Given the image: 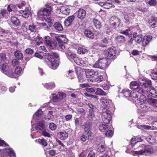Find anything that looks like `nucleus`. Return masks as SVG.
Masks as SVG:
<instances>
[{"instance_id": "19", "label": "nucleus", "mask_w": 157, "mask_h": 157, "mask_svg": "<svg viewBox=\"0 0 157 157\" xmlns=\"http://www.w3.org/2000/svg\"><path fill=\"white\" fill-rule=\"evenodd\" d=\"M66 54L68 59L72 62H73V60L75 62L78 57L75 54L69 51H67L66 52Z\"/></svg>"}, {"instance_id": "35", "label": "nucleus", "mask_w": 157, "mask_h": 157, "mask_svg": "<svg viewBox=\"0 0 157 157\" xmlns=\"http://www.w3.org/2000/svg\"><path fill=\"white\" fill-rule=\"evenodd\" d=\"M93 22L97 28L99 29L101 27V24L98 19L95 18H94L93 20Z\"/></svg>"}, {"instance_id": "39", "label": "nucleus", "mask_w": 157, "mask_h": 157, "mask_svg": "<svg viewBox=\"0 0 157 157\" xmlns=\"http://www.w3.org/2000/svg\"><path fill=\"white\" fill-rule=\"evenodd\" d=\"M14 55L15 57L18 59H21L23 58V55L20 51H16L14 52Z\"/></svg>"}, {"instance_id": "64", "label": "nucleus", "mask_w": 157, "mask_h": 157, "mask_svg": "<svg viewBox=\"0 0 157 157\" xmlns=\"http://www.w3.org/2000/svg\"><path fill=\"white\" fill-rule=\"evenodd\" d=\"M0 58L3 61H5L6 59V54L5 53H1L0 54Z\"/></svg>"}, {"instance_id": "32", "label": "nucleus", "mask_w": 157, "mask_h": 157, "mask_svg": "<svg viewBox=\"0 0 157 157\" xmlns=\"http://www.w3.org/2000/svg\"><path fill=\"white\" fill-rule=\"evenodd\" d=\"M43 85L46 88L49 90H51L54 88L56 86L54 82L44 83L43 84Z\"/></svg>"}, {"instance_id": "59", "label": "nucleus", "mask_w": 157, "mask_h": 157, "mask_svg": "<svg viewBox=\"0 0 157 157\" xmlns=\"http://www.w3.org/2000/svg\"><path fill=\"white\" fill-rule=\"evenodd\" d=\"M85 95L87 97L91 98L92 99H94L95 101H97L98 99V97L95 95H89L87 94V93H85Z\"/></svg>"}, {"instance_id": "22", "label": "nucleus", "mask_w": 157, "mask_h": 157, "mask_svg": "<svg viewBox=\"0 0 157 157\" xmlns=\"http://www.w3.org/2000/svg\"><path fill=\"white\" fill-rule=\"evenodd\" d=\"M102 69L106 68L108 65V60L106 58H101L99 59Z\"/></svg>"}, {"instance_id": "42", "label": "nucleus", "mask_w": 157, "mask_h": 157, "mask_svg": "<svg viewBox=\"0 0 157 157\" xmlns=\"http://www.w3.org/2000/svg\"><path fill=\"white\" fill-rule=\"evenodd\" d=\"M87 50L84 47H82L78 48L77 50V52L78 54H84L87 52Z\"/></svg>"}, {"instance_id": "10", "label": "nucleus", "mask_w": 157, "mask_h": 157, "mask_svg": "<svg viewBox=\"0 0 157 157\" xmlns=\"http://www.w3.org/2000/svg\"><path fill=\"white\" fill-rule=\"evenodd\" d=\"M45 123L44 121H40L37 123L36 125L34 127V128L33 125H32V128L31 129L32 131L37 130V132H38L39 130L41 131L45 129L46 126L45 124Z\"/></svg>"}, {"instance_id": "31", "label": "nucleus", "mask_w": 157, "mask_h": 157, "mask_svg": "<svg viewBox=\"0 0 157 157\" xmlns=\"http://www.w3.org/2000/svg\"><path fill=\"white\" fill-rule=\"evenodd\" d=\"M131 88L133 89L136 90H138L140 87V85L136 81L131 82L130 84Z\"/></svg>"}, {"instance_id": "28", "label": "nucleus", "mask_w": 157, "mask_h": 157, "mask_svg": "<svg viewBox=\"0 0 157 157\" xmlns=\"http://www.w3.org/2000/svg\"><path fill=\"white\" fill-rule=\"evenodd\" d=\"M58 136L62 140H65L67 138L68 134L65 131H62L58 133Z\"/></svg>"}, {"instance_id": "23", "label": "nucleus", "mask_w": 157, "mask_h": 157, "mask_svg": "<svg viewBox=\"0 0 157 157\" xmlns=\"http://www.w3.org/2000/svg\"><path fill=\"white\" fill-rule=\"evenodd\" d=\"M75 19V16L74 15H72L68 17L64 21V24L66 26H69L72 23Z\"/></svg>"}, {"instance_id": "8", "label": "nucleus", "mask_w": 157, "mask_h": 157, "mask_svg": "<svg viewBox=\"0 0 157 157\" xmlns=\"http://www.w3.org/2000/svg\"><path fill=\"white\" fill-rule=\"evenodd\" d=\"M145 92V91L144 90L143 88H140L138 90H135L133 92H132L130 93V96L129 98L133 101H135L136 102V100L138 99L139 96H140V94L142 93H144Z\"/></svg>"}, {"instance_id": "3", "label": "nucleus", "mask_w": 157, "mask_h": 157, "mask_svg": "<svg viewBox=\"0 0 157 157\" xmlns=\"http://www.w3.org/2000/svg\"><path fill=\"white\" fill-rule=\"evenodd\" d=\"M141 146L143 147H145L144 150L141 149L139 151H132V152L133 155H149L153 154L155 151L153 147L151 145L145 146L144 144H142Z\"/></svg>"}, {"instance_id": "48", "label": "nucleus", "mask_w": 157, "mask_h": 157, "mask_svg": "<svg viewBox=\"0 0 157 157\" xmlns=\"http://www.w3.org/2000/svg\"><path fill=\"white\" fill-rule=\"evenodd\" d=\"M125 37L122 36H117L116 38V40L119 43H123L125 41Z\"/></svg>"}, {"instance_id": "1", "label": "nucleus", "mask_w": 157, "mask_h": 157, "mask_svg": "<svg viewBox=\"0 0 157 157\" xmlns=\"http://www.w3.org/2000/svg\"><path fill=\"white\" fill-rule=\"evenodd\" d=\"M100 100L101 103L104 106L101 116L102 120L104 123L108 124L112 118L110 106L111 104V101L104 97H101Z\"/></svg>"}, {"instance_id": "44", "label": "nucleus", "mask_w": 157, "mask_h": 157, "mask_svg": "<svg viewBox=\"0 0 157 157\" xmlns=\"http://www.w3.org/2000/svg\"><path fill=\"white\" fill-rule=\"evenodd\" d=\"M121 92L124 97L126 98H129L131 93L128 89H125L122 90Z\"/></svg>"}, {"instance_id": "43", "label": "nucleus", "mask_w": 157, "mask_h": 157, "mask_svg": "<svg viewBox=\"0 0 157 157\" xmlns=\"http://www.w3.org/2000/svg\"><path fill=\"white\" fill-rule=\"evenodd\" d=\"M53 113L52 111H49L47 115L45 116V119L49 120L52 119L54 118Z\"/></svg>"}, {"instance_id": "45", "label": "nucleus", "mask_w": 157, "mask_h": 157, "mask_svg": "<svg viewBox=\"0 0 157 157\" xmlns=\"http://www.w3.org/2000/svg\"><path fill=\"white\" fill-rule=\"evenodd\" d=\"M54 26L55 29L58 31H62L63 29L62 25L59 23H55L54 25Z\"/></svg>"}, {"instance_id": "47", "label": "nucleus", "mask_w": 157, "mask_h": 157, "mask_svg": "<svg viewBox=\"0 0 157 157\" xmlns=\"http://www.w3.org/2000/svg\"><path fill=\"white\" fill-rule=\"evenodd\" d=\"M38 142L41 145L44 146H46L47 145V142L46 140L44 138L39 139L38 140Z\"/></svg>"}, {"instance_id": "34", "label": "nucleus", "mask_w": 157, "mask_h": 157, "mask_svg": "<svg viewBox=\"0 0 157 157\" xmlns=\"http://www.w3.org/2000/svg\"><path fill=\"white\" fill-rule=\"evenodd\" d=\"M6 152L10 157H16L15 153L12 148H10L6 149Z\"/></svg>"}, {"instance_id": "60", "label": "nucleus", "mask_w": 157, "mask_h": 157, "mask_svg": "<svg viewBox=\"0 0 157 157\" xmlns=\"http://www.w3.org/2000/svg\"><path fill=\"white\" fill-rule=\"evenodd\" d=\"M96 89V88L87 87L86 88V90L87 92L90 93L95 92Z\"/></svg>"}, {"instance_id": "40", "label": "nucleus", "mask_w": 157, "mask_h": 157, "mask_svg": "<svg viewBox=\"0 0 157 157\" xmlns=\"http://www.w3.org/2000/svg\"><path fill=\"white\" fill-rule=\"evenodd\" d=\"M0 68L5 74L8 70V67L7 63H4L3 64H0Z\"/></svg>"}, {"instance_id": "53", "label": "nucleus", "mask_w": 157, "mask_h": 157, "mask_svg": "<svg viewBox=\"0 0 157 157\" xmlns=\"http://www.w3.org/2000/svg\"><path fill=\"white\" fill-rule=\"evenodd\" d=\"M103 79V76L101 75H99L95 78V81L97 82H100L102 81Z\"/></svg>"}, {"instance_id": "25", "label": "nucleus", "mask_w": 157, "mask_h": 157, "mask_svg": "<svg viewBox=\"0 0 157 157\" xmlns=\"http://www.w3.org/2000/svg\"><path fill=\"white\" fill-rule=\"evenodd\" d=\"M43 114V111L41 109H38L34 114L33 117V119L31 121V123L33 122V120H38L40 117Z\"/></svg>"}, {"instance_id": "7", "label": "nucleus", "mask_w": 157, "mask_h": 157, "mask_svg": "<svg viewBox=\"0 0 157 157\" xmlns=\"http://www.w3.org/2000/svg\"><path fill=\"white\" fill-rule=\"evenodd\" d=\"M52 100L54 102H58L62 101L66 97V94L63 92H59L57 94H52Z\"/></svg>"}, {"instance_id": "54", "label": "nucleus", "mask_w": 157, "mask_h": 157, "mask_svg": "<svg viewBox=\"0 0 157 157\" xmlns=\"http://www.w3.org/2000/svg\"><path fill=\"white\" fill-rule=\"evenodd\" d=\"M113 132L111 130L107 131L105 133V136L108 137H111L113 136Z\"/></svg>"}, {"instance_id": "11", "label": "nucleus", "mask_w": 157, "mask_h": 157, "mask_svg": "<svg viewBox=\"0 0 157 157\" xmlns=\"http://www.w3.org/2000/svg\"><path fill=\"white\" fill-rule=\"evenodd\" d=\"M144 92V94H146L148 97H151L155 98L157 96V90L153 87H151L150 89L146 90Z\"/></svg>"}, {"instance_id": "2", "label": "nucleus", "mask_w": 157, "mask_h": 157, "mask_svg": "<svg viewBox=\"0 0 157 157\" xmlns=\"http://www.w3.org/2000/svg\"><path fill=\"white\" fill-rule=\"evenodd\" d=\"M58 55L56 53L49 54L48 56V65L53 69H56L59 65V59Z\"/></svg>"}, {"instance_id": "13", "label": "nucleus", "mask_w": 157, "mask_h": 157, "mask_svg": "<svg viewBox=\"0 0 157 157\" xmlns=\"http://www.w3.org/2000/svg\"><path fill=\"white\" fill-rule=\"evenodd\" d=\"M47 8H44L43 10H40L38 13V15L39 16H49L51 14L52 8L51 6L48 7L46 6Z\"/></svg>"}, {"instance_id": "29", "label": "nucleus", "mask_w": 157, "mask_h": 157, "mask_svg": "<svg viewBox=\"0 0 157 157\" xmlns=\"http://www.w3.org/2000/svg\"><path fill=\"white\" fill-rule=\"evenodd\" d=\"M60 12L66 15H68L70 12V9L67 6H63L60 9Z\"/></svg>"}, {"instance_id": "17", "label": "nucleus", "mask_w": 157, "mask_h": 157, "mask_svg": "<svg viewBox=\"0 0 157 157\" xmlns=\"http://www.w3.org/2000/svg\"><path fill=\"white\" fill-rule=\"evenodd\" d=\"M124 17L123 21L125 23H127L129 21H132L135 18V15L133 13L127 14L126 13L124 14Z\"/></svg>"}, {"instance_id": "51", "label": "nucleus", "mask_w": 157, "mask_h": 157, "mask_svg": "<svg viewBox=\"0 0 157 157\" xmlns=\"http://www.w3.org/2000/svg\"><path fill=\"white\" fill-rule=\"evenodd\" d=\"M108 125L104 124H100L99 126V129L101 131H103L106 130L108 128Z\"/></svg>"}, {"instance_id": "61", "label": "nucleus", "mask_w": 157, "mask_h": 157, "mask_svg": "<svg viewBox=\"0 0 157 157\" xmlns=\"http://www.w3.org/2000/svg\"><path fill=\"white\" fill-rule=\"evenodd\" d=\"M93 67L96 68H99L102 69L101 65L99 62V60H98L94 65Z\"/></svg>"}, {"instance_id": "46", "label": "nucleus", "mask_w": 157, "mask_h": 157, "mask_svg": "<svg viewBox=\"0 0 157 157\" xmlns=\"http://www.w3.org/2000/svg\"><path fill=\"white\" fill-rule=\"evenodd\" d=\"M33 40L36 42V44L37 45H39L41 43H42V38L39 35L37 36L36 37H34Z\"/></svg>"}, {"instance_id": "4", "label": "nucleus", "mask_w": 157, "mask_h": 157, "mask_svg": "<svg viewBox=\"0 0 157 157\" xmlns=\"http://www.w3.org/2000/svg\"><path fill=\"white\" fill-rule=\"evenodd\" d=\"M26 3L24 0L21 1V4L17 5L19 8H22L23 10L20 11V13L24 18H28L30 14L29 8L25 6Z\"/></svg>"}, {"instance_id": "21", "label": "nucleus", "mask_w": 157, "mask_h": 157, "mask_svg": "<svg viewBox=\"0 0 157 157\" xmlns=\"http://www.w3.org/2000/svg\"><path fill=\"white\" fill-rule=\"evenodd\" d=\"M152 36L151 35H147L144 36L142 40L143 45L145 46L147 45L152 39Z\"/></svg>"}, {"instance_id": "16", "label": "nucleus", "mask_w": 157, "mask_h": 157, "mask_svg": "<svg viewBox=\"0 0 157 157\" xmlns=\"http://www.w3.org/2000/svg\"><path fill=\"white\" fill-rule=\"evenodd\" d=\"M105 55L107 59H111L114 58L116 53L115 50L113 48H111L107 50Z\"/></svg>"}, {"instance_id": "27", "label": "nucleus", "mask_w": 157, "mask_h": 157, "mask_svg": "<svg viewBox=\"0 0 157 157\" xmlns=\"http://www.w3.org/2000/svg\"><path fill=\"white\" fill-rule=\"evenodd\" d=\"M97 151L99 152H103L104 151L108 152L110 151V149L108 147L105 145H101L97 148Z\"/></svg>"}, {"instance_id": "5", "label": "nucleus", "mask_w": 157, "mask_h": 157, "mask_svg": "<svg viewBox=\"0 0 157 157\" xmlns=\"http://www.w3.org/2000/svg\"><path fill=\"white\" fill-rule=\"evenodd\" d=\"M120 3V1L118 0H106L105 2H100L99 5L101 6L106 9H109L114 7V4Z\"/></svg>"}, {"instance_id": "63", "label": "nucleus", "mask_w": 157, "mask_h": 157, "mask_svg": "<svg viewBox=\"0 0 157 157\" xmlns=\"http://www.w3.org/2000/svg\"><path fill=\"white\" fill-rule=\"evenodd\" d=\"M8 13V12L6 10L1 9L0 11V14L2 16H5Z\"/></svg>"}, {"instance_id": "20", "label": "nucleus", "mask_w": 157, "mask_h": 157, "mask_svg": "<svg viewBox=\"0 0 157 157\" xmlns=\"http://www.w3.org/2000/svg\"><path fill=\"white\" fill-rule=\"evenodd\" d=\"M86 15V12L83 9H80L78 11L77 17L81 20L85 18Z\"/></svg>"}, {"instance_id": "50", "label": "nucleus", "mask_w": 157, "mask_h": 157, "mask_svg": "<svg viewBox=\"0 0 157 157\" xmlns=\"http://www.w3.org/2000/svg\"><path fill=\"white\" fill-rule=\"evenodd\" d=\"M147 3L151 6H155L157 5L156 0H150Z\"/></svg>"}, {"instance_id": "26", "label": "nucleus", "mask_w": 157, "mask_h": 157, "mask_svg": "<svg viewBox=\"0 0 157 157\" xmlns=\"http://www.w3.org/2000/svg\"><path fill=\"white\" fill-rule=\"evenodd\" d=\"M138 104L140 105V107L142 109V110H141V111L148 112L150 110V107L148 106V104L145 103V102L144 103H141Z\"/></svg>"}, {"instance_id": "62", "label": "nucleus", "mask_w": 157, "mask_h": 157, "mask_svg": "<svg viewBox=\"0 0 157 157\" xmlns=\"http://www.w3.org/2000/svg\"><path fill=\"white\" fill-rule=\"evenodd\" d=\"M131 31L130 29H126L125 31L122 32H121V33L125 35L126 36L128 35L130 33Z\"/></svg>"}, {"instance_id": "24", "label": "nucleus", "mask_w": 157, "mask_h": 157, "mask_svg": "<svg viewBox=\"0 0 157 157\" xmlns=\"http://www.w3.org/2000/svg\"><path fill=\"white\" fill-rule=\"evenodd\" d=\"M85 74L87 78H90L94 76L95 72L92 69H87L85 71Z\"/></svg>"}, {"instance_id": "58", "label": "nucleus", "mask_w": 157, "mask_h": 157, "mask_svg": "<svg viewBox=\"0 0 157 157\" xmlns=\"http://www.w3.org/2000/svg\"><path fill=\"white\" fill-rule=\"evenodd\" d=\"M137 127L138 128L141 129L143 128L147 129H149L151 128V126L145 125H141L140 126L138 125Z\"/></svg>"}, {"instance_id": "49", "label": "nucleus", "mask_w": 157, "mask_h": 157, "mask_svg": "<svg viewBox=\"0 0 157 157\" xmlns=\"http://www.w3.org/2000/svg\"><path fill=\"white\" fill-rule=\"evenodd\" d=\"M135 41L138 43H140L142 40V35H138L134 36Z\"/></svg>"}, {"instance_id": "56", "label": "nucleus", "mask_w": 157, "mask_h": 157, "mask_svg": "<svg viewBox=\"0 0 157 157\" xmlns=\"http://www.w3.org/2000/svg\"><path fill=\"white\" fill-rule=\"evenodd\" d=\"M50 129L52 131L55 130L56 128V125L53 123H51L49 125Z\"/></svg>"}, {"instance_id": "15", "label": "nucleus", "mask_w": 157, "mask_h": 157, "mask_svg": "<svg viewBox=\"0 0 157 157\" xmlns=\"http://www.w3.org/2000/svg\"><path fill=\"white\" fill-rule=\"evenodd\" d=\"M120 22V19L115 16L111 17L110 20V24L113 25L114 28L119 26Z\"/></svg>"}, {"instance_id": "55", "label": "nucleus", "mask_w": 157, "mask_h": 157, "mask_svg": "<svg viewBox=\"0 0 157 157\" xmlns=\"http://www.w3.org/2000/svg\"><path fill=\"white\" fill-rule=\"evenodd\" d=\"M157 21V18L154 16H152L149 18L148 22L149 23H151L152 22H156Z\"/></svg>"}, {"instance_id": "18", "label": "nucleus", "mask_w": 157, "mask_h": 157, "mask_svg": "<svg viewBox=\"0 0 157 157\" xmlns=\"http://www.w3.org/2000/svg\"><path fill=\"white\" fill-rule=\"evenodd\" d=\"M82 128L84 129V133L85 134H88L90 132L92 128V123L87 122L84 124L82 126Z\"/></svg>"}, {"instance_id": "9", "label": "nucleus", "mask_w": 157, "mask_h": 157, "mask_svg": "<svg viewBox=\"0 0 157 157\" xmlns=\"http://www.w3.org/2000/svg\"><path fill=\"white\" fill-rule=\"evenodd\" d=\"M75 62L78 65L84 67H86L90 65L86 58H81L77 57Z\"/></svg>"}, {"instance_id": "33", "label": "nucleus", "mask_w": 157, "mask_h": 157, "mask_svg": "<svg viewBox=\"0 0 157 157\" xmlns=\"http://www.w3.org/2000/svg\"><path fill=\"white\" fill-rule=\"evenodd\" d=\"M140 98L136 100V102L138 104H140L141 103H144L146 100V98L144 95L142 94H140Z\"/></svg>"}, {"instance_id": "41", "label": "nucleus", "mask_w": 157, "mask_h": 157, "mask_svg": "<svg viewBox=\"0 0 157 157\" xmlns=\"http://www.w3.org/2000/svg\"><path fill=\"white\" fill-rule=\"evenodd\" d=\"M148 102L153 106L157 107V100L152 98L149 99L148 100Z\"/></svg>"}, {"instance_id": "37", "label": "nucleus", "mask_w": 157, "mask_h": 157, "mask_svg": "<svg viewBox=\"0 0 157 157\" xmlns=\"http://www.w3.org/2000/svg\"><path fill=\"white\" fill-rule=\"evenodd\" d=\"M84 33L86 36L89 38H93L94 37L93 33L89 30H86L85 31Z\"/></svg>"}, {"instance_id": "14", "label": "nucleus", "mask_w": 157, "mask_h": 157, "mask_svg": "<svg viewBox=\"0 0 157 157\" xmlns=\"http://www.w3.org/2000/svg\"><path fill=\"white\" fill-rule=\"evenodd\" d=\"M45 44L48 45L49 48L52 49H53L56 47L57 45V43L56 41H53L51 39L50 37L48 36L45 37Z\"/></svg>"}, {"instance_id": "30", "label": "nucleus", "mask_w": 157, "mask_h": 157, "mask_svg": "<svg viewBox=\"0 0 157 157\" xmlns=\"http://www.w3.org/2000/svg\"><path fill=\"white\" fill-rule=\"evenodd\" d=\"M11 21L12 23L15 26L17 27L19 26L20 25V21L17 17H11Z\"/></svg>"}, {"instance_id": "52", "label": "nucleus", "mask_w": 157, "mask_h": 157, "mask_svg": "<svg viewBox=\"0 0 157 157\" xmlns=\"http://www.w3.org/2000/svg\"><path fill=\"white\" fill-rule=\"evenodd\" d=\"M22 71V68L20 67H17L15 69L14 73L16 77L17 75H19Z\"/></svg>"}, {"instance_id": "36", "label": "nucleus", "mask_w": 157, "mask_h": 157, "mask_svg": "<svg viewBox=\"0 0 157 157\" xmlns=\"http://www.w3.org/2000/svg\"><path fill=\"white\" fill-rule=\"evenodd\" d=\"M95 94L99 95H106L107 94L102 89L99 88H96Z\"/></svg>"}, {"instance_id": "12", "label": "nucleus", "mask_w": 157, "mask_h": 157, "mask_svg": "<svg viewBox=\"0 0 157 157\" xmlns=\"http://www.w3.org/2000/svg\"><path fill=\"white\" fill-rule=\"evenodd\" d=\"M52 36H54L55 38L60 43L59 44V48L62 49L63 52H65V47L63 44L62 43L63 42V41L61 38L63 37V35H61L60 36H59L54 33H52Z\"/></svg>"}, {"instance_id": "57", "label": "nucleus", "mask_w": 157, "mask_h": 157, "mask_svg": "<svg viewBox=\"0 0 157 157\" xmlns=\"http://www.w3.org/2000/svg\"><path fill=\"white\" fill-rule=\"evenodd\" d=\"M42 135L45 137H51V135L50 133L46 131L45 129L41 131Z\"/></svg>"}, {"instance_id": "38", "label": "nucleus", "mask_w": 157, "mask_h": 157, "mask_svg": "<svg viewBox=\"0 0 157 157\" xmlns=\"http://www.w3.org/2000/svg\"><path fill=\"white\" fill-rule=\"evenodd\" d=\"M5 74L9 77L11 78H13L16 77L15 73L13 71L12 69H10L9 70H8Z\"/></svg>"}, {"instance_id": "6", "label": "nucleus", "mask_w": 157, "mask_h": 157, "mask_svg": "<svg viewBox=\"0 0 157 157\" xmlns=\"http://www.w3.org/2000/svg\"><path fill=\"white\" fill-rule=\"evenodd\" d=\"M138 82L141 87V88L145 91L146 90L150 89L151 87V81L147 78H140L138 80Z\"/></svg>"}]
</instances>
